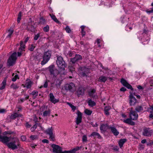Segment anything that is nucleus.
<instances>
[{
  "mask_svg": "<svg viewBox=\"0 0 153 153\" xmlns=\"http://www.w3.org/2000/svg\"><path fill=\"white\" fill-rule=\"evenodd\" d=\"M146 142V139H144L141 141V143H145Z\"/></svg>",
  "mask_w": 153,
  "mask_h": 153,
  "instance_id": "63",
  "label": "nucleus"
},
{
  "mask_svg": "<svg viewBox=\"0 0 153 153\" xmlns=\"http://www.w3.org/2000/svg\"><path fill=\"white\" fill-rule=\"evenodd\" d=\"M35 46H34L33 45H31L30 46H29L28 48L29 50L31 51H33Z\"/></svg>",
  "mask_w": 153,
  "mask_h": 153,
  "instance_id": "41",
  "label": "nucleus"
},
{
  "mask_svg": "<svg viewBox=\"0 0 153 153\" xmlns=\"http://www.w3.org/2000/svg\"><path fill=\"white\" fill-rule=\"evenodd\" d=\"M36 146V145H34V144H32L31 145V146L32 148L33 149H34L35 148V146Z\"/></svg>",
  "mask_w": 153,
  "mask_h": 153,
  "instance_id": "58",
  "label": "nucleus"
},
{
  "mask_svg": "<svg viewBox=\"0 0 153 153\" xmlns=\"http://www.w3.org/2000/svg\"><path fill=\"white\" fill-rule=\"evenodd\" d=\"M64 88L67 91H69L72 93H74L76 89L75 85L73 82L65 84Z\"/></svg>",
  "mask_w": 153,
  "mask_h": 153,
  "instance_id": "5",
  "label": "nucleus"
},
{
  "mask_svg": "<svg viewBox=\"0 0 153 153\" xmlns=\"http://www.w3.org/2000/svg\"><path fill=\"white\" fill-rule=\"evenodd\" d=\"M5 111V110L4 109H2L1 110H0V113H4Z\"/></svg>",
  "mask_w": 153,
  "mask_h": 153,
  "instance_id": "60",
  "label": "nucleus"
},
{
  "mask_svg": "<svg viewBox=\"0 0 153 153\" xmlns=\"http://www.w3.org/2000/svg\"><path fill=\"white\" fill-rule=\"evenodd\" d=\"M90 136H93L94 137H97L98 138L101 139L102 137L100 134L97 132H92L90 135Z\"/></svg>",
  "mask_w": 153,
  "mask_h": 153,
  "instance_id": "20",
  "label": "nucleus"
},
{
  "mask_svg": "<svg viewBox=\"0 0 153 153\" xmlns=\"http://www.w3.org/2000/svg\"><path fill=\"white\" fill-rule=\"evenodd\" d=\"M31 94L33 95L37 96L38 94V92L37 91H33L32 92Z\"/></svg>",
  "mask_w": 153,
  "mask_h": 153,
  "instance_id": "47",
  "label": "nucleus"
},
{
  "mask_svg": "<svg viewBox=\"0 0 153 153\" xmlns=\"http://www.w3.org/2000/svg\"><path fill=\"white\" fill-rule=\"evenodd\" d=\"M51 56V52L48 51L44 53L43 56V60L41 62V64L43 65L45 64L50 59Z\"/></svg>",
  "mask_w": 153,
  "mask_h": 153,
  "instance_id": "6",
  "label": "nucleus"
},
{
  "mask_svg": "<svg viewBox=\"0 0 153 153\" xmlns=\"http://www.w3.org/2000/svg\"><path fill=\"white\" fill-rule=\"evenodd\" d=\"M0 141L5 144L9 148L12 150L18 149V146H19L18 140L10 137L0 136Z\"/></svg>",
  "mask_w": 153,
  "mask_h": 153,
  "instance_id": "1",
  "label": "nucleus"
},
{
  "mask_svg": "<svg viewBox=\"0 0 153 153\" xmlns=\"http://www.w3.org/2000/svg\"><path fill=\"white\" fill-rule=\"evenodd\" d=\"M68 68L70 71L72 72L75 73V68L73 67L72 65H69L68 66Z\"/></svg>",
  "mask_w": 153,
  "mask_h": 153,
  "instance_id": "34",
  "label": "nucleus"
},
{
  "mask_svg": "<svg viewBox=\"0 0 153 153\" xmlns=\"http://www.w3.org/2000/svg\"><path fill=\"white\" fill-rule=\"evenodd\" d=\"M32 84V82L30 81H28L26 82L25 85L27 88H30L31 87Z\"/></svg>",
  "mask_w": 153,
  "mask_h": 153,
  "instance_id": "32",
  "label": "nucleus"
},
{
  "mask_svg": "<svg viewBox=\"0 0 153 153\" xmlns=\"http://www.w3.org/2000/svg\"><path fill=\"white\" fill-rule=\"evenodd\" d=\"M82 141L84 142H86L87 141V137L85 135H83L82 137Z\"/></svg>",
  "mask_w": 153,
  "mask_h": 153,
  "instance_id": "44",
  "label": "nucleus"
},
{
  "mask_svg": "<svg viewBox=\"0 0 153 153\" xmlns=\"http://www.w3.org/2000/svg\"><path fill=\"white\" fill-rule=\"evenodd\" d=\"M21 139L23 141H25L26 140V137L25 136H22L21 137Z\"/></svg>",
  "mask_w": 153,
  "mask_h": 153,
  "instance_id": "51",
  "label": "nucleus"
},
{
  "mask_svg": "<svg viewBox=\"0 0 153 153\" xmlns=\"http://www.w3.org/2000/svg\"><path fill=\"white\" fill-rule=\"evenodd\" d=\"M57 82H58V84H55V85L56 88H60L61 82L60 81H59L58 79H57Z\"/></svg>",
  "mask_w": 153,
  "mask_h": 153,
  "instance_id": "38",
  "label": "nucleus"
},
{
  "mask_svg": "<svg viewBox=\"0 0 153 153\" xmlns=\"http://www.w3.org/2000/svg\"><path fill=\"white\" fill-rule=\"evenodd\" d=\"M21 51H20L19 50L18 52V56H19L21 55Z\"/></svg>",
  "mask_w": 153,
  "mask_h": 153,
  "instance_id": "64",
  "label": "nucleus"
},
{
  "mask_svg": "<svg viewBox=\"0 0 153 153\" xmlns=\"http://www.w3.org/2000/svg\"><path fill=\"white\" fill-rule=\"evenodd\" d=\"M13 30L11 28L7 30V33L8 34L7 37L10 38L11 36V35L13 33Z\"/></svg>",
  "mask_w": 153,
  "mask_h": 153,
  "instance_id": "24",
  "label": "nucleus"
},
{
  "mask_svg": "<svg viewBox=\"0 0 153 153\" xmlns=\"http://www.w3.org/2000/svg\"><path fill=\"white\" fill-rule=\"evenodd\" d=\"M89 106L92 107L96 105V103L94 101H92L91 99L89 100L88 102Z\"/></svg>",
  "mask_w": 153,
  "mask_h": 153,
  "instance_id": "30",
  "label": "nucleus"
},
{
  "mask_svg": "<svg viewBox=\"0 0 153 153\" xmlns=\"http://www.w3.org/2000/svg\"><path fill=\"white\" fill-rule=\"evenodd\" d=\"M113 134L115 136H117L119 134V132L117 131L116 129L114 127H110L109 128Z\"/></svg>",
  "mask_w": 153,
  "mask_h": 153,
  "instance_id": "19",
  "label": "nucleus"
},
{
  "mask_svg": "<svg viewBox=\"0 0 153 153\" xmlns=\"http://www.w3.org/2000/svg\"><path fill=\"white\" fill-rule=\"evenodd\" d=\"M126 141V139H122L120 140L119 142V144L120 148L122 147L123 145Z\"/></svg>",
  "mask_w": 153,
  "mask_h": 153,
  "instance_id": "26",
  "label": "nucleus"
},
{
  "mask_svg": "<svg viewBox=\"0 0 153 153\" xmlns=\"http://www.w3.org/2000/svg\"><path fill=\"white\" fill-rule=\"evenodd\" d=\"M137 87L140 90H141V89L142 90L143 89V88L141 85H138L137 86Z\"/></svg>",
  "mask_w": 153,
  "mask_h": 153,
  "instance_id": "56",
  "label": "nucleus"
},
{
  "mask_svg": "<svg viewBox=\"0 0 153 153\" xmlns=\"http://www.w3.org/2000/svg\"><path fill=\"white\" fill-rule=\"evenodd\" d=\"M92 111L88 109H86L85 111V113L88 115H90L92 113Z\"/></svg>",
  "mask_w": 153,
  "mask_h": 153,
  "instance_id": "37",
  "label": "nucleus"
},
{
  "mask_svg": "<svg viewBox=\"0 0 153 153\" xmlns=\"http://www.w3.org/2000/svg\"><path fill=\"white\" fill-rule=\"evenodd\" d=\"M108 126L107 124H102L100 127V129L101 131H105L107 128H108Z\"/></svg>",
  "mask_w": 153,
  "mask_h": 153,
  "instance_id": "22",
  "label": "nucleus"
},
{
  "mask_svg": "<svg viewBox=\"0 0 153 153\" xmlns=\"http://www.w3.org/2000/svg\"><path fill=\"white\" fill-rule=\"evenodd\" d=\"M150 114L149 115V117L150 118H153V106L152 107L150 108Z\"/></svg>",
  "mask_w": 153,
  "mask_h": 153,
  "instance_id": "35",
  "label": "nucleus"
},
{
  "mask_svg": "<svg viewBox=\"0 0 153 153\" xmlns=\"http://www.w3.org/2000/svg\"><path fill=\"white\" fill-rule=\"evenodd\" d=\"M35 25L33 21L31 20V19L30 18L29 19V21L27 24V29L32 32H34L35 30V27L34 26Z\"/></svg>",
  "mask_w": 153,
  "mask_h": 153,
  "instance_id": "7",
  "label": "nucleus"
},
{
  "mask_svg": "<svg viewBox=\"0 0 153 153\" xmlns=\"http://www.w3.org/2000/svg\"><path fill=\"white\" fill-rule=\"evenodd\" d=\"M56 63L58 68L62 70H65V68L67 66V64L63 60V58L61 56H57Z\"/></svg>",
  "mask_w": 153,
  "mask_h": 153,
  "instance_id": "2",
  "label": "nucleus"
},
{
  "mask_svg": "<svg viewBox=\"0 0 153 153\" xmlns=\"http://www.w3.org/2000/svg\"><path fill=\"white\" fill-rule=\"evenodd\" d=\"M11 88H13L14 89H17L19 88V86L16 84H13L10 86Z\"/></svg>",
  "mask_w": 153,
  "mask_h": 153,
  "instance_id": "36",
  "label": "nucleus"
},
{
  "mask_svg": "<svg viewBox=\"0 0 153 153\" xmlns=\"http://www.w3.org/2000/svg\"><path fill=\"white\" fill-rule=\"evenodd\" d=\"M79 148L78 146H77L70 151H65L64 153H75L76 151L79 149Z\"/></svg>",
  "mask_w": 153,
  "mask_h": 153,
  "instance_id": "18",
  "label": "nucleus"
},
{
  "mask_svg": "<svg viewBox=\"0 0 153 153\" xmlns=\"http://www.w3.org/2000/svg\"><path fill=\"white\" fill-rule=\"evenodd\" d=\"M40 36V34L38 33L36 35H35V36L34 37V39L35 40H37L38 38Z\"/></svg>",
  "mask_w": 153,
  "mask_h": 153,
  "instance_id": "46",
  "label": "nucleus"
},
{
  "mask_svg": "<svg viewBox=\"0 0 153 153\" xmlns=\"http://www.w3.org/2000/svg\"><path fill=\"white\" fill-rule=\"evenodd\" d=\"M95 90L94 89H92V90L89 92V95L91 97H94L95 96V95L94 94L95 93Z\"/></svg>",
  "mask_w": 153,
  "mask_h": 153,
  "instance_id": "33",
  "label": "nucleus"
},
{
  "mask_svg": "<svg viewBox=\"0 0 153 153\" xmlns=\"http://www.w3.org/2000/svg\"><path fill=\"white\" fill-rule=\"evenodd\" d=\"M65 30L66 32L68 33H70L71 31V29L68 26H67L66 27Z\"/></svg>",
  "mask_w": 153,
  "mask_h": 153,
  "instance_id": "42",
  "label": "nucleus"
},
{
  "mask_svg": "<svg viewBox=\"0 0 153 153\" xmlns=\"http://www.w3.org/2000/svg\"><path fill=\"white\" fill-rule=\"evenodd\" d=\"M17 52H14L9 57L8 59L7 64L9 66H12L15 64L17 59Z\"/></svg>",
  "mask_w": 153,
  "mask_h": 153,
  "instance_id": "3",
  "label": "nucleus"
},
{
  "mask_svg": "<svg viewBox=\"0 0 153 153\" xmlns=\"http://www.w3.org/2000/svg\"><path fill=\"white\" fill-rule=\"evenodd\" d=\"M36 56H33L31 57V59H33L34 60H36Z\"/></svg>",
  "mask_w": 153,
  "mask_h": 153,
  "instance_id": "55",
  "label": "nucleus"
},
{
  "mask_svg": "<svg viewBox=\"0 0 153 153\" xmlns=\"http://www.w3.org/2000/svg\"><path fill=\"white\" fill-rule=\"evenodd\" d=\"M7 77L6 76L4 78V80H3L2 82L1 85V86L0 87V89L2 90L4 89L5 88V85H6V82L7 80Z\"/></svg>",
  "mask_w": 153,
  "mask_h": 153,
  "instance_id": "17",
  "label": "nucleus"
},
{
  "mask_svg": "<svg viewBox=\"0 0 153 153\" xmlns=\"http://www.w3.org/2000/svg\"><path fill=\"white\" fill-rule=\"evenodd\" d=\"M22 116V115L19 114L17 113H15L14 114H11L10 116V118L11 119H15L17 117H21Z\"/></svg>",
  "mask_w": 153,
  "mask_h": 153,
  "instance_id": "21",
  "label": "nucleus"
},
{
  "mask_svg": "<svg viewBox=\"0 0 153 153\" xmlns=\"http://www.w3.org/2000/svg\"><path fill=\"white\" fill-rule=\"evenodd\" d=\"M71 108H72V109L74 111L76 109V107L75 106H74L73 105H72L71 107Z\"/></svg>",
  "mask_w": 153,
  "mask_h": 153,
  "instance_id": "57",
  "label": "nucleus"
},
{
  "mask_svg": "<svg viewBox=\"0 0 153 153\" xmlns=\"http://www.w3.org/2000/svg\"><path fill=\"white\" fill-rule=\"evenodd\" d=\"M132 108H131V111L130 112V116L131 119L133 120H135L138 118V115L135 111H133Z\"/></svg>",
  "mask_w": 153,
  "mask_h": 153,
  "instance_id": "12",
  "label": "nucleus"
},
{
  "mask_svg": "<svg viewBox=\"0 0 153 153\" xmlns=\"http://www.w3.org/2000/svg\"><path fill=\"white\" fill-rule=\"evenodd\" d=\"M111 109V107L109 106H106L105 108V112L106 115H108L109 112L108 111Z\"/></svg>",
  "mask_w": 153,
  "mask_h": 153,
  "instance_id": "27",
  "label": "nucleus"
},
{
  "mask_svg": "<svg viewBox=\"0 0 153 153\" xmlns=\"http://www.w3.org/2000/svg\"><path fill=\"white\" fill-rule=\"evenodd\" d=\"M50 15L52 19L56 23L59 24L60 23L59 21L57 19L55 16L53 14H50Z\"/></svg>",
  "mask_w": 153,
  "mask_h": 153,
  "instance_id": "28",
  "label": "nucleus"
},
{
  "mask_svg": "<svg viewBox=\"0 0 153 153\" xmlns=\"http://www.w3.org/2000/svg\"><path fill=\"white\" fill-rule=\"evenodd\" d=\"M84 91L85 89L83 88L79 87L75 92V94L78 97H79L80 95H82L84 94Z\"/></svg>",
  "mask_w": 153,
  "mask_h": 153,
  "instance_id": "13",
  "label": "nucleus"
},
{
  "mask_svg": "<svg viewBox=\"0 0 153 153\" xmlns=\"http://www.w3.org/2000/svg\"><path fill=\"white\" fill-rule=\"evenodd\" d=\"M49 71L51 77L55 78L59 74L58 71L55 68L53 65H50L49 67Z\"/></svg>",
  "mask_w": 153,
  "mask_h": 153,
  "instance_id": "4",
  "label": "nucleus"
},
{
  "mask_svg": "<svg viewBox=\"0 0 153 153\" xmlns=\"http://www.w3.org/2000/svg\"><path fill=\"white\" fill-rule=\"evenodd\" d=\"M146 12L148 13H153V9L149 11H146Z\"/></svg>",
  "mask_w": 153,
  "mask_h": 153,
  "instance_id": "62",
  "label": "nucleus"
},
{
  "mask_svg": "<svg viewBox=\"0 0 153 153\" xmlns=\"http://www.w3.org/2000/svg\"><path fill=\"white\" fill-rule=\"evenodd\" d=\"M152 131L149 128H145L143 129V134L145 136L149 137L151 135Z\"/></svg>",
  "mask_w": 153,
  "mask_h": 153,
  "instance_id": "10",
  "label": "nucleus"
},
{
  "mask_svg": "<svg viewBox=\"0 0 153 153\" xmlns=\"http://www.w3.org/2000/svg\"><path fill=\"white\" fill-rule=\"evenodd\" d=\"M50 138L52 139L53 140V139L54 138V135L53 134L49 135Z\"/></svg>",
  "mask_w": 153,
  "mask_h": 153,
  "instance_id": "49",
  "label": "nucleus"
},
{
  "mask_svg": "<svg viewBox=\"0 0 153 153\" xmlns=\"http://www.w3.org/2000/svg\"><path fill=\"white\" fill-rule=\"evenodd\" d=\"M48 82L47 81H46L45 82V83L43 85V87L44 88H47L48 86Z\"/></svg>",
  "mask_w": 153,
  "mask_h": 153,
  "instance_id": "50",
  "label": "nucleus"
},
{
  "mask_svg": "<svg viewBox=\"0 0 153 153\" xmlns=\"http://www.w3.org/2000/svg\"><path fill=\"white\" fill-rule=\"evenodd\" d=\"M82 58L81 56L79 54L76 55L74 57L71 58L70 65H72L71 64H74L77 61L82 60Z\"/></svg>",
  "mask_w": 153,
  "mask_h": 153,
  "instance_id": "9",
  "label": "nucleus"
},
{
  "mask_svg": "<svg viewBox=\"0 0 153 153\" xmlns=\"http://www.w3.org/2000/svg\"><path fill=\"white\" fill-rule=\"evenodd\" d=\"M42 142L44 143H48L49 141L47 139H43L42 140Z\"/></svg>",
  "mask_w": 153,
  "mask_h": 153,
  "instance_id": "52",
  "label": "nucleus"
},
{
  "mask_svg": "<svg viewBox=\"0 0 153 153\" xmlns=\"http://www.w3.org/2000/svg\"><path fill=\"white\" fill-rule=\"evenodd\" d=\"M44 30L46 32H48L49 30V27L48 25H46L45 27H44Z\"/></svg>",
  "mask_w": 153,
  "mask_h": 153,
  "instance_id": "43",
  "label": "nucleus"
},
{
  "mask_svg": "<svg viewBox=\"0 0 153 153\" xmlns=\"http://www.w3.org/2000/svg\"><path fill=\"white\" fill-rule=\"evenodd\" d=\"M120 82L124 86L126 87L128 89H130L132 91L133 90V88H132L131 86L128 84L125 79H121Z\"/></svg>",
  "mask_w": 153,
  "mask_h": 153,
  "instance_id": "14",
  "label": "nucleus"
},
{
  "mask_svg": "<svg viewBox=\"0 0 153 153\" xmlns=\"http://www.w3.org/2000/svg\"><path fill=\"white\" fill-rule=\"evenodd\" d=\"M77 114L78 116L76 118V123L77 125H78L82 122V114L79 111H78Z\"/></svg>",
  "mask_w": 153,
  "mask_h": 153,
  "instance_id": "15",
  "label": "nucleus"
},
{
  "mask_svg": "<svg viewBox=\"0 0 153 153\" xmlns=\"http://www.w3.org/2000/svg\"><path fill=\"white\" fill-rule=\"evenodd\" d=\"M53 148V151L55 153H64L65 151L62 152V148L58 145L53 144L51 145Z\"/></svg>",
  "mask_w": 153,
  "mask_h": 153,
  "instance_id": "8",
  "label": "nucleus"
},
{
  "mask_svg": "<svg viewBox=\"0 0 153 153\" xmlns=\"http://www.w3.org/2000/svg\"><path fill=\"white\" fill-rule=\"evenodd\" d=\"M80 74L83 76H86L85 73L83 71L80 72Z\"/></svg>",
  "mask_w": 153,
  "mask_h": 153,
  "instance_id": "53",
  "label": "nucleus"
},
{
  "mask_svg": "<svg viewBox=\"0 0 153 153\" xmlns=\"http://www.w3.org/2000/svg\"><path fill=\"white\" fill-rule=\"evenodd\" d=\"M131 120V119H127L126 120H124L123 122L129 124Z\"/></svg>",
  "mask_w": 153,
  "mask_h": 153,
  "instance_id": "45",
  "label": "nucleus"
},
{
  "mask_svg": "<svg viewBox=\"0 0 153 153\" xmlns=\"http://www.w3.org/2000/svg\"><path fill=\"white\" fill-rule=\"evenodd\" d=\"M37 136L36 135H31L30 138L31 140H33L37 138Z\"/></svg>",
  "mask_w": 153,
  "mask_h": 153,
  "instance_id": "48",
  "label": "nucleus"
},
{
  "mask_svg": "<svg viewBox=\"0 0 153 153\" xmlns=\"http://www.w3.org/2000/svg\"><path fill=\"white\" fill-rule=\"evenodd\" d=\"M50 114V111H45L43 114V116L44 117L47 116L48 114Z\"/></svg>",
  "mask_w": 153,
  "mask_h": 153,
  "instance_id": "40",
  "label": "nucleus"
},
{
  "mask_svg": "<svg viewBox=\"0 0 153 153\" xmlns=\"http://www.w3.org/2000/svg\"><path fill=\"white\" fill-rule=\"evenodd\" d=\"M135 110L136 111L140 112L143 110V108L141 105H138L136 107Z\"/></svg>",
  "mask_w": 153,
  "mask_h": 153,
  "instance_id": "29",
  "label": "nucleus"
},
{
  "mask_svg": "<svg viewBox=\"0 0 153 153\" xmlns=\"http://www.w3.org/2000/svg\"><path fill=\"white\" fill-rule=\"evenodd\" d=\"M129 124L132 125H134V123L132 120H131V122Z\"/></svg>",
  "mask_w": 153,
  "mask_h": 153,
  "instance_id": "59",
  "label": "nucleus"
},
{
  "mask_svg": "<svg viewBox=\"0 0 153 153\" xmlns=\"http://www.w3.org/2000/svg\"><path fill=\"white\" fill-rule=\"evenodd\" d=\"M130 93V94L129 96L130 105L131 106L134 105L137 102V101L135 98L133 96V94L131 93V92Z\"/></svg>",
  "mask_w": 153,
  "mask_h": 153,
  "instance_id": "11",
  "label": "nucleus"
},
{
  "mask_svg": "<svg viewBox=\"0 0 153 153\" xmlns=\"http://www.w3.org/2000/svg\"><path fill=\"white\" fill-rule=\"evenodd\" d=\"M107 79V78L104 76H101L99 77L98 79V81L105 82Z\"/></svg>",
  "mask_w": 153,
  "mask_h": 153,
  "instance_id": "23",
  "label": "nucleus"
},
{
  "mask_svg": "<svg viewBox=\"0 0 153 153\" xmlns=\"http://www.w3.org/2000/svg\"><path fill=\"white\" fill-rule=\"evenodd\" d=\"M20 47L19 48V50L20 51H21L23 49H24L25 47V45L23 44V42L22 41L20 42Z\"/></svg>",
  "mask_w": 153,
  "mask_h": 153,
  "instance_id": "31",
  "label": "nucleus"
},
{
  "mask_svg": "<svg viewBox=\"0 0 153 153\" xmlns=\"http://www.w3.org/2000/svg\"><path fill=\"white\" fill-rule=\"evenodd\" d=\"M81 32L82 33V36H84L85 35V32L83 30V31L81 30Z\"/></svg>",
  "mask_w": 153,
  "mask_h": 153,
  "instance_id": "61",
  "label": "nucleus"
},
{
  "mask_svg": "<svg viewBox=\"0 0 153 153\" xmlns=\"http://www.w3.org/2000/svg\"><path fill=\"white\" fill-rule=\"evenodd\" d=\"M53 129H52V128L51 127V128H48L47 130L45 131V132L47 134L50 135L53 134Z\"/></svg>",
  "mask_w": 153,
  "mask_h": 153,
  "instance_id": "25",
  "label": "nucleus"
},
{
  "mask_svg": "<svg viewBox=\"0 0 153 153\" xmlns=\"http://www.w3.org/2000/svg\"><path fill=\"white\" fill-rule=\"evenodd\" d=\"M126 90V89L124 87H122L120 89V90L121 91H125Z\"/></svg>",
  "mask_w": 153,
  "mask_h": 153,
  "instance_id": "54",
  "label": "nucleus"
},
{
  "mask_svg": "<svg viewBox=\"0 0 153 153\" xmlns=\"http://www.w3.org/2000/svg\"><path fill=\"white\" fill-rule=\"evenodd\" d=\"M45 22V19L43 18V17H41L40 18V21L39 22V24H44Z\"/></svg>",
  "mask_w": 153,
  "mask_h": 153,
  "instance_id": "39",
  "label": "nucleus"
},
{
  "mask_svg": "<svg viewBox=\"0 0 153 153\" xmlns=\"http://www.w3.org/2000/svg\"><path fill=\"white\" fill-rule=\"evenodd\" d=\"M50 100L52 102L55 103L58 102L59 100H58L56 99L55 97L52 93H51L49 94Z\"/></svg>",
  "mask_w": 153,
  "mask_h": 153,
  "instance_id": "16",
  "label": "nucleus"
}]
</instances>
